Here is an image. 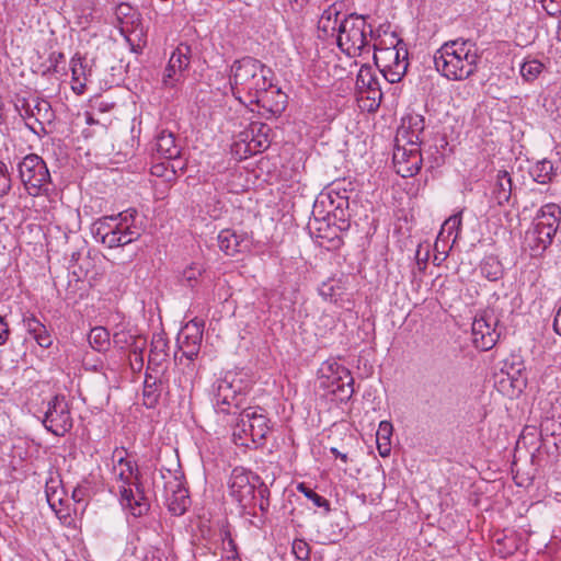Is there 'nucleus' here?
Listing matches in <instances>:
<instances>
[{
	"instance_id": "c9c22d12",
	"label": "nucleus",
	"mask_w": 561,
	"mask_h": 561,
	"mask_svg": "<svg viewBox=\"0 0 561 561\" xmlns=\"http://www.w3.org/2000/svg\"><path fill=\"white\" fill-rule=\"evenodd\" d=\"M203 331H204V322L197 319L191 320L185 327L181 330V336H184L186 340L195 339V341L203 340Z\"/></svg>"
},
{
	"instance_id": "f8f14e48",
	"label": "nucleus",
	"mask_w": 561,
	"mask_h": 561,
	"mask_svg": "<svg viewBox=\"0 0 561 561\" xmlns=\"http://www.w3.org/2000/svg\"><path fill=\"white\" fill-rule=\"evenodd\" d=\"M396 171L402 178H412L421 170L423 157L420 145H398L393 151Z\"/></svg>"
},
{
	"instance_id": "e2e57ef3",
	"label": "nucleus",
	"mask_w": 561,
	"mask_h": 561,
	"mask_svg": "<svg viewBox=\"0 0 561 561\" xmlns=\"http://www.w3.org/2000/svg\"><path fill=\"white\" fill-rule=\"evenodd\" d=\"M553 329L561 336V307L558 309L553 319Z\"/></svg>"
},
{
	"instance_id": "2eb2a0df",
	"label": "nucleus",
	"mask_w": 561,
	"mask_h": 561,
	"mask_svg": "<svg viewBox=\"0 0 561 561\" xmlns=\"http://www.w3.org/2000/svg\"><path fill=\"white\" fill-rule=\"evenodd\" d=\"M308 229L313 238L327 240L329 249H337L343 244L342 238L337 234V228L331 221V217H319L316 215L314 209L312 218L308 222Z\"/></svg>"
},
{
	"instance_id": "f03ea898",
	"label": "nucleus",
	"mask_w": 561,
	"mask_h": 561,
	"mask_svg": "<svg viewBox=\"0 0 561 561\" xmlns=\"http://www.w3.org/2000/svg\"><path fill=\"white\" fill-rule=\"evenodd\" d=\"M480 59L477 43L462 37L444 43L434 54L436 70L448 80H465L473 76Z\"/></svg>"
},
{
	"instance_id": "864d4df0",
	"label": "nucleus",
	"mask_w": 561,
	"mask_h": 561,
	"mask_svg": "<svg viewBox=\"0 0 561 561\" xmlns=\"http://www.w3.org/2000/svg\"><path fill=\"white\" fill-rule=\"evenodd\" d=\"M507 540L510 539L506 536L496 539V545L503 546V549H499V552L502 553L503 556L513 554L514 551L516 550V545L514 543V540L510 545L506 543Z\"/></svg>"
},
{
	"instance_id": "c85d7f7f",
	"label": "nucleus",
	"mask_w": 561,
	"mask_h": 561,
	"mask_svg": "<svg viewBox=\"0 0 561 561\" xmlns=\"http://www.w3.org/2000/svg\"><path fill=\"white\" fill-rule=\"evenodd\" d=\"M110 337V332L103 327H95L91 329L88 336L90 345L99 352H103L108 348L111 344Z\"/></svg>"
},
{
	"instance_id": "bf43d9fd",
	"label": "nucleus",
	"mask_w": 561,
	"mask_h": 561,
	"mask_svg": "<svg viewBox=\"0 0 561 561\" xmlns=\"http://www.w3.org/2000/svg\"><path fill=\"white\" fill-rule=\"evenodd\" d=\"M133 10L134 9L128 3H119L116 7L115 14H116L117 19L121 20L122 18L128 16Z\"/></svg>"
},
{
	"instance_id": "de8ad7c7",
	"label": "nucleus",
	"mask_w": 561,
	"mask_h": 561,
	"mask_svg": "<svg viewBox=\"0 0 561 561\" xmlns=\"http://www.w3.org/2000/svg\"><path fill=\"white\" fill-rule=\"evenodd\" d=\"M31 336L43 348H48L53 344L51 335L45 325L41 328V331L37 329L36 333L31 334Z\"/></svg>"
},
{
	"instance_id": "6e6552de",
	"label": "nucleus",
	"mask_w": 561,
	"mask_h": 561,
	"mask_svg": "<svg viewBox=\"0 0 561 561\" xmlns=\"http://www.w3.org/2000/svg\"><path fill=\"white\" fill-rule=\"evenodd\" d=\"M261 477L243 467L232 469L228 481L229 494L243 510L255 506V491Z\"/></svg>"
},
{
	"instance_id": "cd10ccee",
	"label": "nucleus",
	"mask_w": 561,
	"mask_h": 561,
	"mask_svg": "<svg viewBox=\"0 0 561 561\" xmlns=\"http://www.w3.org/2000/svg\"><path fill=\"white\" fill-rule=\"evenodd\" d=\"M340 13L341 12L336 9L335 4H332L325 9L319 20V30L323 31L325 34H333L335 31H337V18Z\"/></svg>"
},
{
	"instance_id": "58836bf2",
	"label": "nucleus",
	"mask_w": 561,
	"mask_h": 561,
	"mask_svg": "<svg viewBox=\"0 0 561 561\" xmlns=\"http://www.w3.org/2000/svg\"><path fill=\"white\" fill-rule=\"evenodd\" d=\"M178 342L183 356L187 359L193 360L198 355L202 341H195V339L186 340L184 336L179 335Z\"/></svg>"
},
{
	"instance_id": "f3484780",
	"label": "nucleus",
	"mask_w": 561,
	"mask_h": 561,
	"mask_svg": "<svg viewBox=\"0 0 561 561\" xmlns=\"http://www.w3.org/2000/svg\"><path fill=\"white\" fill-rule=\"evenodd\" d=\"M217 239L220 250L229 256L248 251L251 245L247 233H238L232 229L221 230Z\"/></svg>"
},
{
	"instance_id": "4be33fe9",
	"label": "nucleus",
	"mask_w": 561,
	"mask_h": 561,
	"mask_svg": "<svg viewBox=\"0 0 561 561\" xmlns=\"http://www.w3.org/2000/svg\"><path fill=\"white\" fill-rule=\"evenodd\" d=\"M175 488L172 489V495L168 497V508L174 516L185 514L190 505V497L187 490L183 486L182 482L174 479Z\"/></svg>"
},
{
	"instance_id": "7c9ffc66",
	"label": "nucleus",
	"mask_w": 561,
	"mask_h": 561,
	"mask_svg": "<svg viewBox=\"0 0 561 561\" xmlns=\"http://www.w3.org/2000/svg\"><path fill=\"white\" fill-rule=\"evenodd\" d=\"M233 424V432L232 437L233 442L237 445L240 446H249L247 437L249 435V423H247L244 417V409L239 413V415L236 417V421L232 422Z\"/></svg>"
},
{
	"instance_id": "393cba45",
	"label": "nucleus",
	"mask_w": 561,
	"mask_h": 561,
	"mask_svg": "<svg viewBox=\"0 0 561 561\" xmlns=\"http://www.w3.org/2000/svg\"><path fill=\"white\" fill-rule=\"evenodd\" d=\"M380 85L379 78L374 73L373 68L368 65H364L360 67L358 75L356 77V88L363 92H367L373 90L376 87Z\"/></svg>"
},
{
	"instance_id": "4468645a",
	"label": "nucleus",
	"mask_w": 561,
	"mask_h": 561,
	"mask_svg": "<svg viewBox=\"0 0 561 561\" xmlns=\"http://www.w3.org/2000/svg\"><path fill=\"white\" fill-rule=\"evenodd\" d=\"M215 407L218 413L239 415L243 407V398L231 389V383L221 380L215 394Z\"/></svg>"
},
{
	"instance_id": "473e14b6",
	"label": "nucleus",
	"mask_w": 561,
	"mask_h": 561,
	"mask_svg": "<svg viewBox=\"0 0 561 561\" xmlns=\"http://www.w3.org/2000/svg\"><path fill=\"white\" fill-rule=\"evenodd\" d=\"M502 370L507 374V376L512 379L513 382H519V378L523 377L525 366L519 357L511 356V358H507L504 362Z\"/></svg>"
},
{
	"instance_id": "a19ab883",
	"label": "nucleus",
	"mask_w": 561,
	"mask_h": 561,
	"mask_svg": "<svg viewBox=\"0 0 561 561\" xmlns=\"http://www.w3.org/2000/svg\"><path fill=\"white\" fill-rule=\"evenodd\" d=\"M137 334L133 333L130 330L122 327L117 329L113 334V343L115 346L119 348H129L130 344H133L134 339Z\"/></svg>"
},
{
	"instance_id": "2f4dec72",
	"label": "nucleus",
	"mask_w": 561,
	"mask_h": 561,
	"mask_svg": "<svg viewBox=\"0 0 561 561\" xmlns=\"http://www.w3.org/2000/svg\"><path fill=\"white\" fill-rule=\"evenodd\" d=\"M437 393L440 403L453 405L458 402L459 387L455 382H444L438 387Z\"/></svg>"
},
{
	"instance_id": "7ed1b4c3",
	"label": "nucleus",
	"mask_w": 561,
	"mask_h": 561,
	"mask_svg": "<svg viewBox=\"0 0 561 561\" xmlns=\"http://www.w3.org/2000/svg\"><path fill=\"white\" fill-rule=\"evenodd\" d=\"M127 454L124 447L115 448L113 451V457H117V463L122 466L125 463L130 474L135 476V485L136 492L130 488L131 481L128 477L121 472L117 477L118 481L123 484L119 486V495H121V504L128 508L130 514L135 517H140L146 515L150 510V502L145 495V489L141 483V473L139 471L138 465L126 459L125 455Z\"/></svg>"
},
{
	"instance_id": "680f3d73",
	"label": "nucleus",
	"mask_w": 561,
	"mask_h": 561,
	"mask_svg": "<svg viewBox=\"0 0 561 561\" xmlns=\"http://www.w3.org/2000/svg\"><path fill=\"white\" fill-rule=\"evenodd\" d=\"M55 495H56V490H53V488H50L47 483L46 484L47 502L49 503L50 507H53V508H55L56 502L61 503V499L60 497L56 499Z\"/></svg>"
},
{
	"instance_id": "412c9836",
	"label": "nucleus",
	"mask_w": 561,
	"mask_h": 561,
	"mask_svg": "<svg viewBox=\"0 0 561 561\" xmlns=\"http://www.w3.org/2000/svg\"><path fill=\"white\" fill-rule=\"evenodd\" d=\"M153 151L158 158L168 160L176 159L181 153V149L175 142L174 134L165 130L157 135Z\"/></svg>"
},
{
	"instance_id": "72a5a7b5",
	"label": "nucleus",
	"mask_w": 561,
	"mask_h": 561,
	"mask_svg": "<svg viewBox=\"0 0 561 561\" xmlns=\"http://www.w3.org/2000/svg\"><path fill=\"white\" fill-rule=\"evenodd\" d=\"M298 491L301 492L308 500H310L316 506L323 508L324 515L329 514L331 511L330 502L318 494L316 491L307 486L305 483H300L298 485Z\"/></svg>"
},
{
	"instance_id": "20e7f679",
	"label": "nucleus",
	"mask_w": 561,
	"mask_h": 561,
	"mask_svg": "<svg viewBox=\"0 0 561 561\" xmlns=\"http://www.w3.org/2000/svg\"><path fill=\"white\" fill-rule=\"evenodd\" d=\"M560 225V206L549 203L539 209L534 220V228L528 230L525 237L534 256L541 255L552 243L553 237L556 236Z\"/></svg>"
},
{
	"instance_id": "79ce46f5",
	"label": "nucleus",
	"mask_w": 561,
	"mask_h": 561,
	"mask_svg": "<svg viewBox=\"0 0 561 561\" xmlns=\"http://www.w3.org/2000/svg\"><path fill=\"white\" fill-rule=\"evenodd\" d=\"M460 227H461V216L459 214L458 215H453L447 220H445V222L443 224L442 229H440L439 234H438V238L444 236L445 232H447V237H450L451 233L454 231H456V234H455L454 240H453V242H455L456 239L458 238V233L460 231Z\"/></svg>"
},
{
	"instance_id": "dca6fc26",
	"label": "nucleus",
	"mask_w": 561,
	"mask_h": 561,
	"mask_svg": "<svg viewBox=\"0 0 561 561\" xmlns=\"http://www.w3.org/2000/svg\"><path fill=\"white\" fill-rule=\"evenodd\" d=\"M259 407H247L244 409V417L249 423V435L251 442L262 445L270 432L268 419L262 413Z\"/></svg>"
},
{
	"instance_id": "4d7b16f0",
	"label": "nucleus",
	"mask_w": 561,
	"mask_h": 561,
	"mask_svg": "<svg viewBox=\"0 0 561 561\" xmlns=\"http://www.w3.org/2000/svg\"><path fill=\"white\" fill-rule=\"evenodd\" d=\"M147 340L140 335H136L134 339L133 344H130L129 348L134 354H141L145 346H146Z\"/></svg>"
},
{
	"instance_id": "f257e3e1",
	"label": "nucleus",
	"mask_w": 561,
	"mask_h": 561,
	"mask_svg": "<svg viewBox=\"0 0 561 561\" xmlns=\"http://www.w3.org/2000/svg\"><path fill=\"white\" fill-rule=\"evenodd\" d=\"M271 68L253 57L234 60L229 83L232 95L242 104H256L272 114L284 111L287 95L272 82Z\"/></svg>"
},
{
	"instance_id": "052dcab7",
	"label": "nucleus",
	"mask_w": 561,
	"mask_h": 561,
	"mask_svg": "<svg viewBox=\"0 0 561 561\" xmlns=\"http://www.w3.org/2000/svg\"><path fill=\"white\" fill-rule=\"evenodd\" d=\"M546 12L554 16L561 12V0H549V5L546 7Z\"/></svg>"
},
{
	"instance_id": "bb28decb",
	"label": "nucleus",
	"mask_w": 561,
	"mask_h": 561,
	"mask_svg": "<svg viewBox=\"0 0 561 561\" xmlns=\"http://www.w3.org/2000/svg\"><path fill=\"white\" fill-rule=\"evenodd\" d=\"M158 379L149 374H146L145 382H144V404L148 408H153L160 398V389H159Z\"/></svg>"
},
{
	"instance_id": "a18cd8bd",
	"label": "nucleus",
	"mask_w": 561,
	"mask_h": 561,
	"mask_svg": "<svg viewBox=\"0 0 561 561\" xmlns=\"http://www.w3.org/2000/svg\"><path fill=\"white\" fill-rule=\"evenodd\" d=\"M293 553L298 560L310 561V546L304 539H295L291 546Z\"/></svg>"
},
{
	"instance_id": "69168bd1",
	"label": "nucleus",
	"mask_w": 561,
	"mask_h": 561,
	"mask_svg": "<svg viewBox=\"0 0 561 561\" xmlns=\"http://www.w3.org/2000/svg\"><path fill=\"white\" fill-rule=\"evenodd\" d=\"M84 496V490L82 488H76L72 492V499L76 502H81Z\"/></svg>"
},
{
	"instance_id": "ea45409f",
	"label": "nucleus",
	"mask_w": 561,
	"mask_h": 561,
	"mask_svg": "<svg viewBox=\"0 0 561 561\" xmlns=\"http://www.w3.org/2000/svg\"><path fill=\"white\" fill-rule=\"evenodd\" d=\"M543 65L536 59L527 60L520 66V75L526 81H534L542 71Z\"/></svg>"
},
{
	"instance_id": "4c0bfd02",
	"label": "nucleus",
	"mask_w": 561,
	"mask_h": 561,
	"mask_svg": "<svg viewBox=\"0 0 561 561\" xmlns=\"http://www.w3.org/2000/svg\"><path fill=\"white\" fill-rule=\"evenodd\" d=\"M137 216L138 211L135 208L126 209L115 216L116 220H118V222H115V227L119 228L121 230H131L133 227H139L136 224Z\"/></svg>"
},
{
	"instance_id": "09e8293b",
	"label": "nucleus",
	"mask_w": 561,
	"mask_h": 561,
	"mask_svg": "<svg viewBox=\"0 0 561 561\" xmlns=\"http://www.w3.org/2000/svg\"><path fill=\"white\" fill-rule=\"evenodd\" d=\"M23 324L30 335L36 333L37 329L41 331V328L44 327V324L32 313L23 317Z\"/></svg>"
},
{
	"instance_id": "39448f33",
	"label": "nucleus",
	"mask_w": 561,
	"mask_h": 561,
	"mask_svg": "<svg viewBox=\"0 0 561 561\" xmlns=\"http://www.w3.org/2000/svg\"><path fill=\"white\" fill-rule=\"evenodd\" d=\"M368 35L373 38L371 25L366 16L357 13L346 15L337 27V46L348 56L360 55L369 45Z\"/></svg>"
},
{
	"instance_id": "1a4fd4ad",
	"label": "nucleus",
	"mask_w": 561,
	"mask_h": 561,
	"mask_svg": "<svg viewBox=\"0 0 561 561\" xmlns=\"http://www.w3.org/2000/svg\"><path fill=\"white\" fill-rule=\"evenodd\" d=\"M43 423L56 436H64L72 428L70 408L65 396L57 394L48 402Z\"/></svg>"
},
{
	"instance_id": "6ab92c4d",
	"label": "nucleus",
	"mask_w": 561,
	"mask_h": 561,
	"mask_svg": "<svg viewBox=\"0 0 561 561\" xmlns=\"http://www.w3.org/2000/svg\"><path fill=\"white\" fill-rule=\"evenodd\" d=\"M408 50L405 47L398 46V55L390 64L382 65L380 72L386 81L396 83L401 81L408 70Z\"/></svg>"
},
{
	"instance_id": "5fc2aeb1",
	"label": "nucleus",
	"mask_w": 561,
	"mask_h": 561,
	"mask_svg": "<svg viewBox=\"0 0 561 561\" xmlns=\"http://www.w3.org/2000/svg\"><path fill=\"white\" fill-rule=\"evenodd\" d=\"M168 346V343L164 339L158 337L151 342V353L154 355H161L167 354L165 348Z\"/></svg>"
},
{
	"instance_id": "0eeeda50",
	"label": "nucleus",
	"mask_w": 561,
	"mask_h": 561,
	"mask_svg": "<svg viewBox=\"0 0 561 561\" xmlns=\"http://www.w3.org/2000/svg\"><path fill=\"white\" fill-rule=\"evenodd\" d=\"M320 387L333 393L340 402H347L354 393L351 371L335 360H325L319 369Z\"/></svg>"
},
{
	"instance_id": "f704fd0d",
	"label": "nucleus",
	"mask_w": 561,
	"mask_h": 561,
	"mask_svg": "<svg viewBox=\"0 0 561 561\" xmlns=\"http://www.w3.org/2000/svg\"><path fill=\"white\" fill-rule=\"evenodd\" d=\"M400 45H403L402 39H399L394 47H386V48L378 49L377 46L375 45L374 49L379 51V54L375 53V55H374V61H375L376 66L379 69H381L382 65L390 64L392 61V59L394 58V56L398 55V46H400Z\"/></svg>"
},
{
	"instance_id": "49530a36",
	"label": "nucleus",
	"mask_w": 561,
	"mask_h": 561,
	"mask_svg": "<svg viewBox=\"0 0 561 561\" xmlns=\"http://www.w3.org/2000/svg\"><path fill=\"white\" fill-rule=\"evenodd\" d=\"M141 236V227H133L131 230H121L118 228V240L119 247L127 245L134 241H137Z\"/></svg>"
},
{
	"instance_id": "338daca9",
	"label": "nucleus",
	"mask_w": 561,
	"mask_h": 561,
	"mask_svg": "<svg viewBox=\"0 0 561 561\" xmlns=\"http://www.w3.org/2000/svg\"><path fill=\"white\" fill-rule=\"evenodd\" d=\"M330 451H331V453H332L336 458H340V459H341L342 461H344V462H346V461H347V459H348L346 454H343V453L339 451V449H337V448H335V447H332V448L330 449Z\"/></svg>"
},
{
	"instance_id": "e433bc0d",
	"label": "nucleus",
	"mask_w": 561,
	"mask_h": 561,
	"mask_svg": "<svg viewBox=\"0 0 561 561\" xmlns=\"http://www.w3.org/2000/svg\"><path fill=\"white\" fill-rule=\"evenodd\" d=\"M116 217L114 216H104L100 219H98L92 227V231L94 234V238L98 240H101L103 238V233H111V231L115 230V222Z\"/></svg>"
},
{
	"instance_id": "0e129e2a",
	"label": "nucleus",
	"mask_w": 561,
	"mask_h": 561,
	"mask_svg": "<svg viewBox=\"0 0 561 561\" xmlns=\"http://www.w3.org/2000/svg\"><path fill=\"white\" fill-rule=\"evenodd\" d=\"M168 354L154 355L150 352L149 354V364L160 365L163 360H165Z\"/></svg>"
},
{
	"instance_id": "b1692460",
	"label": "nucleus",
	"mask_w": 561,
	"mask_h": 561,
	"mask_svg": "<svg viewBox=\"0 0 561 561\" xmlns=\"http://www.w3.org/2000/svg\"><path fill=\"white\" fill-rule=\"evenodd\" d=\"M480 273L490 282H496L503 277L504 268L497 256L488 255L480 264Z\"/></svg>"
},
{
	"instance_id": "8fccbe9b",
	"label": "nucleus",
	"mask_w": 561,
	"mask_h": 561,
	"mask_svg": "<svg viewBox=\"0 0 561 561\" xmlns=\"http://www.w3.org/2000/svg\"><path fill=\"white\" fill-rule=\"evenodd\" d=\"M366 98L371 102L369 105V111H376L379 107L382 100V92L380 85L367 91Z\"/></svg>"
},
{
	"instance_id": "3c124183",
	"label": "nucleus",
	"mask_w": 561,
	"mask_h": 561,
	"mask_svg": "<svg viewBox=\"0 0 561 561\" xmlns=\"http://www.w3.org/2000/svg\"><path fill=\"white\" fill-rule=\"evenodd\" d=\"M71 72L73 82H79L81 77H85V70L81 58H72Z\"/></svg>"
},
{
	"instance_id": "37998d69",
	"label": "nucleus",
	"mask_w": 561,
	"mask_h": 561,
	"mask_svg": "<svg viewBox=\"0 0 561 561\" xmlns=\"http://www.w3.org/2000/svg\"><path fill=\"white\" fill-rule=\"evenodd\" d=\"M255 495L260 500L259 510L262 512V514L267 513L268 507H270L271 492H270L268 486L264 483V481L262 479L256 488Z\"/></svg>"
},
{
	"instance_id": "c756f323",
	"label": "nucleus",
	"mask_w": 561,
	"mask_h": 561,
	"mask_svg": "<svg viewBox=\"0 0 561 561\" xmlns=\"http://www.w3.org/2000/svg\"><path fill=\"white\" fill-rule=\"evenodd\" d=\"M343 204L347 208L348 199L346 198L340 203L332 214H328V217H331V221L339 232H345L351 228V215L343 209Z\"/></svg>"
},
{
	"instance_id": "aec40b11",
	"label": "nucleus",
	"mask_w": 561,
	"mask_h": 561,
	"mask_svg": "<svg viewBox=\"0 0 561 561\" xmlns=\"http://www.w3.org/2000/svg\"><path fill=\"white\" fill-rule=\"evenodd\" d=\"M513 179L506 170L497 171L491 191L492 198L497 205L507 204L513 197Z\"/></svg>"
},
{
	"instance_id": "774afa93",
	"label": "nucleus",
	"mask_w": 561,
	"mask_h": 561,
	"mask_svg": "<svg viewBox=\"0 0 561 561\" xmlns=\"http://www.w3.org/2000/svg\"><path fill=\"white\" fill-rule=\"evenodd\" d=\"M161 171H162V167L157 164V165L152 167V171L151 172H152V174L160 176L161 175Z\"/></svg>"
},
{
	"instance_id": "a878e982",
	"label": "nucleus",
	"mask_w": 561,
	"mask_h": 561,
	"mask_svg": "<svg viewBox=\"0 0 561 561\" xmlns=\"http://www.w3.org/2000/svg\"><path fill=\"white\" fill-rule=\"evenodd\" d=\"M529 174L537 183L547 184L554 176L553 164L548 159L538 161L535 165L531 167Z\"/></svg>"
},
{
	"instance_id": "9b49d317",
	"label": "nucleus",
	"mask_w": 561,
	"mask_h": 561,
	"mask_svg": "<svg viewBox=\"0 0 561 561\" xmlns=\"http://www.w3.org/2000/svg\"><path fill=\"white\" fill-rule=\"evenodd\" d=\"M499 320L493 313L484 311L476 317L472 323V341L477 348L481 351L491 350L499 341L500 333L496 331Z\"/></svg>"
},
{
	"instance_id": "423d86ee",
	"label": "nucleus",
	"mask_w": 561,
	"mask_h": 561,
	"mask_svg": "<svg viewBox=\"0 0 561 561\" xmlns=\"http://www.w3.org/2000/svg\"><path fill=\"white\" fill-rule=\"evenodd\" d=\"M19 176L31 196L48 194L51 176L46 162L35 153L25 156L18 164Z\"/></svg>"
},
{
	"instance_id": "6e6d98bb",
	"label": "nucleus",
	"mask_w": 561,
	"mask_h": 561,
	"mask_svg": "<svg viewBox=\"0 0 561 561\" xmlns=\"http://www.w3.org/2000/svg\"><path fill=\"white\" fill-rule=\"evenodd\" d=\"M201 274L202 272L199 268L188 267L183 272V279L187 283V286L193 287L192 282L196 280Z\"/></svg>"
},
{
	"instance_id": "a211bd4d",
	"label": "nucleus",
	"mask_w": 561,
	"mask_h": 561,
	"mask_svg": "<svg viewBox=\"0 0 561 561\" xmlns=\"http://www.w3.org/2000/svg\"><path fill=\"white\" fill-rule=\"evenodd\" d=\"M424 128L425 121L423 116L419 114L409 115L403 119V125L398 131L397 141L402 139L405 141V145H421L422 140L420 136L424 131Z\"/></svg>"
},
{
	"instance_id": "5701e85b",
	"label": "nucleus",
	"mask_w": 561,
	"mask_h": 561,
	"mask_svg": "<svg viewBox=\"0 0 561 561\" xmlns=\"http://www.w3.org/2000/svg\"><path fill=\"white\" fill-rule=\"evenodd\" d=\"M392 424L389 421H381L376 433V443L379 455L386 458L391 453Z\"/></svg>"
},
{
	"instance_id": "603ef678",
	"label": "nucleus",
	"mask_w": 561,
	"mask_h": 561,
	"mask_svg": "<svg viewBox=\"0 0 561 561\" xmlns=\"http://www.w3.org/2000/svg\"><path fill=\"white\" fill-rule=\"evenodd\" d=\"M118 238H119L118 237V228L115 227V230L111 231V233H108V232L103 233V238L100 241L107 248H118L119 247Z\"/></svg>"
},
{
	"instance_id": "ddd939ff",
	"label": "nucleus",
	"mask_w": 561,
	"mask_h": 561,
	"mask_svg": "<svg viewBox=\"0 0 561 561\" xmlns=\"http://www.w3.org/2000/svg\"><path fill=\"white\" fill-rule=\"evenodd\" d=\"M192 49L186 44H180L172 53L169 62L163 71L162 84L164 88H175L183 77V72L191 62Z\"/></svg>"
},
{
	"instance_id": "13d9d810",
	"label": "nucleus",
	"mask_w": 561,
	"mask_h": 561,
	"mask_svg": "<svg viewBox=\"0 0 561 561\" xmlns=\"http://www.w3.org/2000/svg\"><path fill=\"white\" fill-rule=\"evenodd\" d=\"M10 329L4 318L0 316V345H4L9 339Z\"/></svg>"
},
{
	"instance_id": "9d476101",
	"label": "nucleus",
	"mask_w": 561,
	"mask_h": 561,
	"mask_svg": "<svg viewBox=\"0 0 561 561\" xmlns=\"http://www.w3.org/2000/svg\"><path fill=\"white\" fill-rule=\"evenodd\" d=\"M15 107L24 119H35L36 125L26 123V126L36 135L45 133V122L49 123L54 117L50 103L39 98L19 100Z\"/></svg>"
},
{
	"instance_id": "c03bdc74",
	"label": "nucleus",
	"mask_w": 561,
	"mask_h": 561,
	"mask_svg": "<svg viewBox=\"0 0 561 561\" xmlns=\"http://www.w3.org/2000/svg\"><path fill=\"white\" fill-rule=\"evenodd\" d=\"M12 187L11 174L7 164L0 161V196L3 197L9 194Z\"/></svg>"
}]
</instances>
